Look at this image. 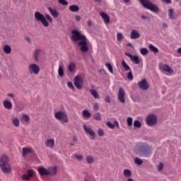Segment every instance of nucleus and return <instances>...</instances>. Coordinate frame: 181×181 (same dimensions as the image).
<instances>
[{"label": "nucleus", "mask_w": 181, "mask_h": 181, "mask_svg": "<svg viewBox=\"0 0 181 181\" xmlns=\"http://www.w3.org/2000/svg\"><path fill=\"white\" fill-rule=\"evenodd\" d=\"M71 33V39L73 42H78V45L80 47L81 52H83V53L88 52V39H87V37L77 30H72Z\"/></svg>", "instance_id": "1"}, {"label": "nucleus", "mask_w": 181, "mask_h": 181, "mask_svg": "<svg viewBox=\"0 0 181 181\" xmlns=\"http://www.w3.org/2000/svg\"><path fill=\"white\" fill-rule=\"evenodd\" d=\"M134 152L141 158H150L152 155V147L146 143H138L134 146Z\"/></svg>", "instance_id": "2"}, {"label": "nucleus", "mask_w": 181, "mask_h": 181, "mask_svg": "<svg viewBox=\"0 0 181 181\" xmlns=\"http://www.w3.org/2000/svg\"><path fill=\"white\" fill-rule=\"evenodd\" d=\"M34 17L36 21H37V22H41V23L45 28H47V26H49V22H53V18H52L50 15L46 14V16H45L43 14H42V13L39 11L35 12Z\"/></svg>", "instance_id": "3"}, {"label": "nucleus", "mask_w": 181, "mask_h": 181, "mask_svg": "<svg viewBox=\"0 0 181 181\" xmlns=\"http://www.w3.org/2000/svg\"><path fill=\"white\" fill-rule=\"evenodd\" d=\"M0 168L3 173H11V165H9V158L3 154L0 157Z\"/></svg>", "instance_id": "4"}, {"label": "nucleus", "mask_w": 181, "mask_h": 181, "mask_svg": "<svg viewBox=\"0 0 181 181\" xmlns=\"http://www.w3.org/2000/svg\"><path fill=\"white\" fill-rule=\"evenodd\" d=\"M139 2H140L141 5H142L143 7L145 8V9H148V11H151V12H153V13H158L159 12V7L156 6V4H153V3H151L149 0H138Z\"/></svg>", "instance_id": "5"}, {"label": "nucleus", "mask_w": 181, "mask_h": 181, "mask_svg": "<svg viewBox=\"0 0 181 181\" xmlns=\"http://www.w3.org/2000/svg\"><path fill=\"white\" fill-rule=\"evenodd\" d=\"M54 117L56 119H59L62 122V124H66L69 122V117H67V114L63 111H58L54 113Z\"/></svg>", "instance_id": "6"}, {"label": "nucleus", "mask_w": 181, "mask_h": 181, "mask_svg": "<svg viewBox=\"0 0 181 181\" xmlns=\"http://www.w3.org/2000/svg\"><path fill=\"white\" fill-rule=\"evenodd\" d=\"M146 122L148 127H153L158 122V118L156 115L153 114L148 115L146 118Z\"/></svg>", "instance_id": "7"}, {"label": "nucleus", "mask_w": 181, "mask_h": 181, "mask_svg": "<svg viewBox=\"0 0 181 181\" xmlns=\"http://www.w3.org/2000/svg\"><path fill=\"white\" fill-rule=\"evenodd\" d=\"M28 70L30 74L37 75L40 72V67L36 64H31L28 66Z\"/></svg>", "instance_id": "8"}, {"label": "nucleus", "mask_w": 181, "mask_h": 181, "mask_svg": "<svg viewBox=\"0 0 181 181\" xmlns=\"http://www.w3.org/2000/svg\"><path fill=\"white\" fill-rule=\"evenodd\" d=\"M74 86L75 87H76V88H78V90H81V88H83V78H81V77H80L79 76H76L74 78Z\"/></svg>", "instance_id": "9"}, {"label": "nucleus", "mask_w": 181, "mask_h": 181, "mask_svg": "<svg viewBox=\"0 0 181 181\" xmlns=\"http://www.w3.org/2000/svg\"><path fill=\"white\" fill-rule=\"evenodd\" d=\"M125 56H127V57H129L130 60L134 63V64H139L141 63V59H139V57L136 55H132L128 52L124 53Z\"/></svg>", "instance_id": "10"}, {"label": "nucleus", "mask_w": 181, "mask_h": 181, "mask_svg": "<svg viewBox=\"0 0 181 181\" xmlns=\"http://www.w3.org/2000/svg\"><path fill=\"white\" fill-rule=\"evenodd\" d=\"M118 100L122 104L125 103V90L122 88H119Z\"/></svg>", "instance_id": "11"}, {"label": "nucleus", "mask_w": 181, "mask_h": 181, "mask_svg": "<svg viewBox=\"0 0 181 181\" xmlns=\"http://www.w3.org/2000/svg\"><path fill=\"white\" fill-rule=\"evenodd\" d=\"M83 129L86 134L90 135V139H95V132L91 127H88L86 124L83 125Z\"/></svg>", "instance_id": "12"}, {"label": "nucleus", "mask_w": 181, "mask_h": 181, "mask_svg": "<svg viewBox=\"0 0 181 181\" xmlns=\"http://www.w3.org/2000/svg\"><path fill=\"white\" fill-rule=\"evenodd\" d=\"M35 175H36V173L35 172V170L32 169L28 170L27 174H24L22 176V179L23 180H29V179H30V177H33V176H35Z\"/></svg>", "instance_id": "13"}, {"label": "nucleus", "mask_w": 181, "mask_h": 181, "mask_svg": "<svg viewBox=\"0 0 181 181\" xmlns=\"http://www.w3.org/2000/svg\"><path fill=\"white\" fill-rule=\"evenodd\" d=\"M138 86L141 90H148L149 88V83H148L146 79H142L141 81L138 83Z\"/></svg>", "instance_id": "14"}, {"label": "nucleus", "mask_w": 181, "mask_h": 181, "mask_svg": "<svg viewBox=\"0 0 181 181\" xmlns=\"http://www.w3.org/2000/svg\"><path fill=\"white\" fill-rule=\"evenodd\" d=\"M37 170L40 176H49L48 169H46L45 167H40L37 168Z\"/></svg>", "instance_id": "15"}, {"label": "nucleus", "mask_w": 181, "mask_h": 181, "mask_svg": "<svg viewBox=\"0 0 181 181\" xmlns=\"http://www.w3.org/2000/svg\"><path fill=\"white\" fill-rule=\"evenodd\" d=\"M57 175V167L52 166L48 168V176H56Z\"/></svg>", "instance_id": "16"}, {"label": "nucleus", "mask_w": 181, "mask_h": 181, "mask_svg": "<svg viewBox=\"0 0 181 181\" xmlns=\"http://www.w3.org/2000/svg\"><path fill=\"white\" fill-rule=\"evenodd\" d=\"M47 10L49 11V13L54 18H59V11L56 8H53L52 7H47Z\"/></svg>", "instance_id": "17"}, {"label": "nucleus", "mask_w": 181, "mask_h": 181, "mask_svg": "<svg viewBox=\"0 0 181 181\" xmlns=\"http://www.w3.org/2000/svg\"><path fill=\"white\" fill-rule=\"evenodd\" d=\"M141 34L136 30H132L130 33V39H139Z\"/></svg>", "instance_id": "18"}, {"label": "nucleus", "mask_w": 181, "mask_h": 181, "mask_svg": "<svg viewBox=\"0 0 181 181\" xmlns=\"http://www.w3.org/2000/svg\"><path fill=\"white\" fill-rule=\"evenodd\" d=\"M41 53H42V49H36L34 50L33 57L35 62H39V57L40 56Z\"/></svg>", "instance_id": "19"}, {"label": "nucleus", "mask_w": 181, "mask_h": 181, "mask_svg": "<svg viewBox=\"0 0 181 181\" xmlns=\"http://www.w3.org/2000/svg\"><path fill=\"white\" fill-rule=\"evenodd\" d=\"M100 16H101V18L103 19L105 25H108V23H110V16L107 15V13L100 12Z\"/></svg>", "instance_id": "20"}, {"label": "nucleus", "mask_w": 181, "mask_h": 181, "mask_svg": "<svg viewBox=\"0 0 181 181\" xmlns=\"http://www.w3.org/2000/svg\"><path fill=\"white\" fill-rule=\"evenodd\" d=\"M29 153H33V148H28V147H24L23 148V157L25 158L26 155Z\"/></svg>", "instance_id": "21"}, {"label": "nucleus", "mask_w": 181, "mask_h": 181, "mask_svg": "<svg viewBox=\"0 0 181 181\" xmlns=\"http://www.w3.org/2000/svg\"><path fill=\"white\" fill-rule=\"evenodd\" d=\"M3 105L4 108H6V110H12V107H13V105H12V103L9 100H4L3 102Z\"/></svg>", "instance_id": "22"}, {"label": "nucleus", "mask_w": 181, "mask_h": 181, "mask_svg": "<svg viewBox=\"0 0 181 181\" xmlns=\"http://www.w3.org/2000/svg\"><path fill=\"white\" fill-rule=\"evenodd\" d=\"M45 146L47 148H54V140L53 139H49L45 141Z\"/></svg>", "instance_id": "23"}, {"label": "nucleus", "mask_w": 181, "mask_h": 181, "mask_svg": "<svg viewBox=\"0 0 181 181\" xmlns=\"http://www.w3.org/2000/svg\"><path fill=\"white\" fill-rule=\"evenodd\" d=\"M68 71L69 73H74L76 71V64L71 62L68 66Z\"/></svg>", "instance_id": "24"}, {"label": "nucleus", "mask_w": 181, "mask_h": 181, "mask_svg": "<svg viewBox=\"0 0 181 181\" xmlns=\"http://www.w3.org/2000/svg\"><path fill=\"white\" fill-rule=\"evenodd\" d=\"M122 66L124 69L125 71H130L131 70H132L131 69V66H129V65L127 64L124 59H122Z\"/></svg>", "instance_id": "25"}, {"label": "nucleus", "mask_w": 181, "mask_h": 181, "mask_svg": "<svg viewBox=\"0 0 181 181\" xmlns=\"http://www.w3.org/2000/svg\"><path fill=\"white\" fill-rule=\"evenodd\" d=\"M90 93L95 100L100 98V94H98V92H97V90L90 89Z\"/></svg>", "instance_id": "26"}, {"label": "nucleus", "mask_w": 181, "mask_h": 181, "mask_svg": "<svg viewBox=\"0 0 181 181\" xmlns=\"http://www.w3.org/2000/svg\"><path fill=\"white\" fill-rule=\"evenodd\" d=\"M69 11L71 12H78L80 11V7L76 4H74L69 6Z\"/></svg>", "instance_id": "27"}, {"label": "nucleus", "mask_w": 181, "mask_h": 181, "mask_svg": "<svg viewBox=\"0 0 181 181\" xmlns=\"http://www.w3.org/2000/svg\"><path fill=\"white\" fill-rule=\"evenodd\" d=\"M168 16L171 21L176 19V17L175 16V11L173 8L168 10Z\"/></svg>", "instance_id": "28"}, {"label": "nucleus", "mask_w": 181, "mask_h": 181, "mask_svg": "<svg viewBox=\"0 0 181 181\" xmlns=\"http://www.w3.org/2000/svg\"><path fill=\"white\" fill-rule=\"evenodd\" d=\"M11 122H12L13 125H14V127H16V128H18V127H19V125H21V122L19 121L18 117H14L11 120Z\"/></svg>", "instance_id": "29"}, {"label": "nucleus", "mask_w": 181, "mask_h": 181, "mask_svg": "<svg viewBox=\"0 0 181 181\" xmlns=\"http://www.w3.org/2000/svg\"><path fill=\"white\" fill-rule=\"evenodd\" d=\"M148 48L151 50V52H153V53H158L159 52V49H158V47H155L152 44L149 45Z\"/></svg>", "instance_id": "30"}, {"label": "nucleus", "mask_w": 181, "mask_h": 181, "mask_svg": "<svg viewBox=\"0 0 181 181\" xmlns=\"http://www.w3.org/2000/svg\"><path fill=\"white\" fill-rule=\"evenodd\" d=\"M3 50L6 54H9L12 52V48L9 45H5L3 48Z\"/></svg>", "instance_id": "31"}, {"label": "nucleus", "mask_w": 181, "mask_h": 181, "mask_svg": "<svg viewBox=\"0 0 181 181\" xmlns=\"http://www.w3.org/2000/svg\"><path fill=\"white\" fill-rule=\"evenodd\" d=\"M58 75L59 76V77L64 76V69H63V66H62V65L59 66Z\"/></svg>", "instance_id": "32"}, {"label": "nucleus", "mask_w": 181, "mask_h": 181, "mask_svg": "<svg viewBox=\"0 0 181 181\" xmlns=\"http://www.w3.org/2000/svg\"><path fill=\"white\" fill-rule=\"evenodd\" d=\"M163 70H164V71H166L167 73H173V69H172V68L170 67L168 64H165L163 66Z\"/></svg>", "instance_id": "33"}, {"label": "nucleus", "mask_w": 181, "mask_h": 181, "mask_svg": "<svg viewBox=\"0 0 181 181\" xmlns=\"http://www.w3.org/2000/svg\"><path fill=\"white\" fill-rule=\"evenodd\" d=\"M82 115L83 118H90V117H91V113L88 110H84L82 112Z\"/></svg>", "instance_id": "34"}, {"label": "nucleus", "mask_w": 181, "mask_h": 181, "mask_svg": "<svg viewBox=\"0 0 181 181\" xmlns=\"http://www.w3.org/2000/svg\"><path fill=\"white\" fill-rule=\"evenodd\" d=\"M123 174L124 177H131L132 176V173L128 169L124 170Z\"/></svg>", "instance_id": "35"}, {"label": "nucleus", "mask_w": 181, "mask_h": 181, "mask_svg": "<svg viewBox=\"0 0 181 181\" xmlns=\"http://www.w3.org/2000/svg\"><path fill=\"white\" fill-rule=\"evenodd\" d=\"M106 67H107V70H109L110 73L114 74V70L112 69V65L111 63L108 62L105 64Z\"/></svg>", "instance_id": "36"}, {"label": "nucleus", "mask_w": 181, "mask_h": 181, "mask_svg": "<svg viewBox=\"0 0 181 181\" xmlns=\"http://www.w3.org/2000/svg\"><path fill=\"white\" fill-rule=\"evenodd\" d=\"M133 125L134 128H141V127H142V124L139 120H134Z\"/></svg>", "instance_id": "37"}, {"label": "nucleus", "mask_w": 181, "mask_h": 181, "mask_svg": "<svg viewBox=\"0 0 181 181\" xmlns=\"http://www.w3.org/2000/svg\"><path fill=\"white\" fill-rule=\"evenodd\" d=\"M127 77L128 80H130V81H132V80H134V76H132V69L129 71Z\"/></svg>", "instance_id": "38"}, {"label": "nucleus", "mask_w": 181, "mask_h": 181, "mask_svg": "<svg viewBox=\"0 0 181 181\" xmlns=\"http://www.w3.org/2000/svg\"><path fill=\"white\" fill-rule=\"evenodd\" d=\"M94 119L96 121H101V114L100 112H97L94 116H93Z\"/></svg>", "instance_id": "39"}, {"label": "nucleus", "mask_w": 181, "mask_h": 181, "mask_svg": "<svg viewBox=\"0 0 181 181\" xmlns=\"http://www.w3.org/2000/svg\"><path fill=\"white\" fill-rule=\"evenodd\" d=\"M140 52L143 56H146V54L148 53V51L146 48H141Z\"/></svg>", "instance_id": "40"}, {"label": "nucleus", "mask_w": 181, "mask_h": 181, "mask_svg": "<svg viewBox=\"0 0 181 181\" xmlns=\"http://www.w3.org/2000/svg\"><path fill=\"white\" fill-rule=\"evenodd\" d=\"M86 161H87V163H89V164L94 163V158H93V157L90 156H87Z\"/></svg>", "instance_id": "41"}, {"label": "nucleus", "mask_w": 181, "mask_h": 181, "mask_svg": "<svg viewBox=\"0 0 181 181\" xmlns=\"http://www.w3.org/2000/svg\"><path fill=\"white\" fill-rule=\"evenodd\" d=\"M122 39H124V35H122L121 33H118L117 34V42H120L121 40H122Z\"/></svg>", "instance_id": "42"}, {"label": "nucleus", "mask_w": 181, "mask_h": 181, "mask_svg": "<svg viewBox=\"0 0 181 181\" xmlns=\"http://www.w3.org/2000/svg\"><path fill=\"white\" fill-rule=\"evenodd\" d=\"M134 163H136V165H142V163H144V161L142 160V159L139 158H136L134 159Z\"/></svg>", "instance_id": "43"}, {"label": "nucleus", "mask_w": 181, "mask_h": 181, "mask_svg": "<svg viewBox=\"0 0 181 181\" xmlns=\"http://www.w3.org/2000/svg\"><path fill=\"white\" fill-rule=\"evenodd\" d=\"M58 2L64 6L69 5V1H67V0H58Z\"/></svg>", "instance_id": "44"}, {"label": "nucleus", "mask_w": 181, "mask_h": 181, "mask_svg": "<svg viewBox=\"0 0 181 181\" xmlns=\"http://www.w3.org/2000/svg\"><path fill=\"white\" fill-rule=\"evenodd\" d=\"M22 119L25 121V122H29L30 118L27 115H23Z\"/></svg>", "instance_id": "45"}, {"label": "nucleus", "mask_w": 181, "mask_h": 181, "mask_svg": "<svg viewBox=\"0 0 181 181\" xmlns=\"http://www.w3.org/2000/svg\"><path fill=\"white\" fill-rule=\"evenodd\" d=\"M107 126L108 127V128H110V129H114V128H115V124H113L112 123H111V122H107Z\"/></svg>", "instance_id": "46"}, {"label": "nucleus", "mask_w": 181, "mask_h": 181, "mask_svg": "<svg viewBox=\"0 0 181 181\" xmlns=\"http://www.w3.org/2000/svg\"><path fill=\"white\" fill-rule=\"evenodd\" d=\"M127 122L129 127H132V117H128L127 119Z\"/></svg>", "instance_id": "47"}, {"label": "nucleus", "mask_w": 181, "mask_h": 181, "mask_svg": "<svg viewBox=\"0 0 181 181\" xmlns=\"http://www.w3.org/2000/svg\"><path fill=\"white\" fill-rule=\"evenodd\" d=\"M98 134L99 136H104V130H103V129H99L98 130Z\"/></svg>", "instance_id": "48"}, {"label": "nucleus", "mask_w": 181, "mask_h": 181, "mask_svg": "<svg viewBox=\"0 0 181 181\" xmlns=\"http://www.w3.org/2000/svg\"><path fill=\"white\" fill-rule=\"evenodd\" d=\"M67 86H68L69 88H71V90H74V86L73 85V83L69 81L67 83Z\"/></svg>", "instance_id": "49"}, {"label": "nucleus", "mask_w": 181, "mask_h": 181, "mask_svg": "<svg viewBox=\"0 0 181 181\" xmlns=\"http://www.w3.org/2000/svg\"><path fill=\"white\" fill-rule=\"evenodd\" d=\"M7 97H9L10 98H12V100L16 102V100H15V95L13 93H7Z\"/></svg>", "instance_id": "50"}, {"label": "nucleus", "mask_w": 181, "mask_h": 181, "mask_svg": "<svg viewBox=\"0 0 181 181\" xmlns=\"http://www.w3.org/2000/svg\"><path fill=\"white\" fill-rule=\"evenodd\" d=\"M74 156L78 160H81V159H83V156L81 155L75 154Z\"/></svg>", "instance_id": "51"}, {"label": "nucleus", "mask_w": 181, "mask_h": 181, "mask_svg": "<svg viewBox=\"0 0 181 181\" xmlns=\"http://www.w3.org/2000/svg\"><path fill=\"white\" fill-rule=\"evenodd\" d=\"M158 170L160 172V170H162V169H163V164L162 163H160L158 165Z\"/></svg>", "instance_id": "52"}, {"label": "nucleus", "mask_w": 181, "mask_h": 181, "mask_svg": "<svg viewBox=\"0 0 181 181\" xmlns=\"http://www.w3.org/2000/svg\"><path fill=\"white\" fill-rule=\"evenodd\" d=\"M93 108L95 111H98V103H94Z\"/></svg>", "instance_id": "53"}, {"label": "nucleus", "mask_w": 181, "mask_h": 181, "mask_svg": "<svg viewBox=\"0 0 181 181\" xmlns=\"http://www.w3.org/2000/svg\"><path fill=\"white\" fill-rule=\"evenodd\" d=\"M105 103H111V99L110 98V96H106V98L105 99Z\"/></svg>", "instance_id": "54"}, {"label": "nucleus", "mask_w": 181, "mask_h": 181, "mask_svg": "<svg viewBox=\"0 0 181 181\" xmlns=\"http://www.w3.org/2000/svg\"><path fill=\"white\" fill-rule=\"evenodd\" d=\"M76 22H80V21H81V16H76Z\"/></svg>", "instance_id": "55"}, {"label": "nucleus", "mask_w": 181, "mask_h": 181, "mask_svg": "<svg viewBox=\"0 0 181 181\" xmlns=\"http://www.w3.org/2000/svg\"><path fill=\"white\" fill-rule=\"evenodd\" d=\"M114 125H116L117 128H119V124H118V121L115 120L114 122Z\"/></svg>", "instance_id": "56"}, {"label": "nucleus", "mask_w": 181, "mask_h": 181, "mask_svg": "<svg viewBox=\"0 0 181 181\" xmlns=\"http://www.w3.org/2000/svg\"><path fill=\"white\" fill-rule=\"evenodd\" d=\"M165 4H172V0H161Z\"/></svg>", "instance_id": "57"}, {"label": "nucleus", "mask_w": 181, "mask_h": 181, "mask_svg": "<svg viewBox=\"0 0 181 181\" xmlns=\"http://www.w3.org/2000/svg\"><path fill=\"white\" fill-rule=\"evenodd\" d=\"M162 28H163V29H166V28H168V25H167L165 23H163L162 24Z\"/></svg>", "instance_id": "58"}, {"label": "nucleus", "mask_w": 181, "mask_h": 181, "mask_svg": "<svg viewBox=\"0 0 181 181\" xmlns=\"http://www.w3.org/2000/svg\"><path fill=\"white\" fill-rule=\"evenodd\" d=\"M141 19L145 20V19H149V17L146 16H141Z\"/></svg>", "instance_id": "59"}, {"label": "nucleus", "mask_w": 181, "mask_h": 181, "mask_svg": "<svg viewBox=\"0 0 181 181\" xmlns=\"http://www.w3.org/2000/svg\"><path fill=\"white\" fill-rule=\"evenodd\" d=\"M91 23H93L91 20L88 21V26H91Z\"/></svg>", "instance_id": "60"}, {"label": "nucleus", "mask_w": 181, "mask_h": 181, "mask_svg": "<svg viewBox=\"0 0 181 181\" xmlns=\"http://www.w3.org/2000/svg\"><path fill=\"white\" fill-rule=\"evenodd\" d=\"M177 53H178L179 54H181V47L178 48V49H177Z\"/></svg>", "instance_id": "61"}, {"label": "nucleus", "mask_w": 181, "mask_h": 181, "mask_svg": "<svg viewBox=\"0 0 181 181\" xmlns=\"http://www.w3.org/2000/svg\"><path fill=\"white\" fill-rule=\"evenodd\" d=\"M127 46H129L130 47H134L131 42L128 43Z\"/></svg>", "instance_id": "62"}, {"label": "nucleus", "mask_w": 181, "mask_h": 181, "mask_svg": "<svg viewBox=\"0 0 181 181\" xmlns=\"http://www.w3.org/2000/svg\"><path fill=\"white\" fill-rule=\"evenodd\" d=\"M25 40H28V42H30V38H29V37H26Z\"/></svg>", "instance_id": "63"}, {"label": "nucleus", "mask_w": 181, "mask_h": 181, "mask_svg": "<svg viewBox=\"0 0 181 181\" xmlns=\"http://www.w3.org/2000/svg\"><path fill=\"white\" fill-rule=\"evenodd\" d=\"M73 141H77V138L76 136L73 137Z\"/></svg>", "instance_id": "64"}]
</instances>
